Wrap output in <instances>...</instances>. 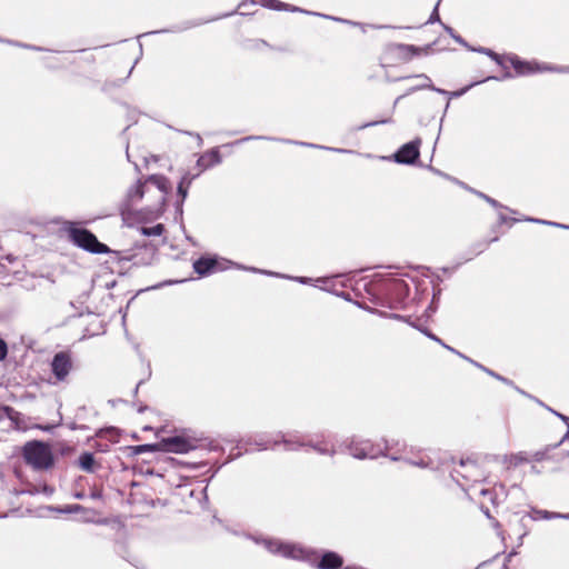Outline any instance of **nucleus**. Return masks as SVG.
Masks as SVG:
<instances>
[{"label":"nucleus","mask_w":569,"mask_h":569,"mask_svg":"<svg viewBox=\"0 0 569 569\" xmlns=\"http://www.w3.org/2000/svg\"><path fill=\"white\" fill-rule=\"evenodd\" d=\"M420 140L410 141L403 144L393 156L395 161L403 164L413 163L419 157Z\"/></svg>","instance_id":"nucleus-6"},{"label":"nucleus","mask_w":569,"mask_h":569,"mask_svg":"<svg viewBox=\"0 0 569 569\" xmlns=\"http://www.w3.org/2000/svg\"><path fill=\"white\" fill-rule=\"evenodd\" d=\"M438 7H439V2L436 4V7H435V9H433L429 20H428L429 23H433L436 21H440L439 13H438Z\"/></svg>","instance_id":"nucleus-28"},{"label":"nucleus","mask_w":569,"mask_h":569,"mask_svg":"<svg viewBox=\"0 0 569 569\" xmlns=\"http://www.w3.org/2000/svg\"><path fill=\"white\" fill-rule=\"evenodd\" d=\"M510 64L515 68L516 72L520 76L533 73L537 70H553L549 67L538 68L536 63L522 61L516 54H510L506 58Z\"/></svg>","instance_id":"nucleus-8"},{"label":"nucleus","mask_w":569,"mask_h":569,"mask_svg":"<svg viewBox=\"0 0 569 569\" xmlns=\"http://www.w3.org/2000/svg\"><path fill=\"white\" fill-rule=\"evenodd\" d=\"M388 122L387 120H381V121H372V122H368V123H365L362 126L359 127V129H365V128H368V127H373V126H377L379 123H386Z\"/></svg>","instance_id":"nucleus-33"},{"label":"nucleus","mask_w":569,"mask_h":569,"mask_svg":"<svg viewBox=\"0 0 569 569\" xmlns=\"http://www.w3.org/2000/svg\"><path fill=\"white\" fill-rule=\"evenodd\" d=\"M26 460L34 468H48L52 462L50 448L41 442H29L24 450Z\"/></svg>","instance_id":"nucleus-3"},{"label":"nucleus","mask_w":569,"mask_h":569,"mask_svg":"<svg viewBox=\"0 0 569 569\" xmlns=\"http://www.w3.org/2000/svg\"><path fill=\"white\" fill-rule=\"evenodd\" d=\"M478 51L486 53L487 56L491 57L498 64L503 66L502 58L499 54H497L496 52H493L492 50L481 48Z\"/></svg>","instance_id":"nucleus-21"},{"label":"nucleus","mask_w":569,"mask_h":569,"mask_svg":"<svg viewBox=\"0 0 569 569\" xmlns=\"http://www.w3.org/2000/svg\"><path fill=\"white\" fill-rule=\"evenodd\" d=\"M399 50L403 53L417 54L419 49L412 44H399Z\"/></svg>","instance_id":"nucleus-23"},{"label":"nucleus","mask_w":569,"mask_h":569,"mask_svg":"<svg viewBox=\"0 0 569 569\" xmlns=\"http://www.w3.org/2000/svg\"><path fill=\"white\" fill-rule=\"evenodd\" d=\"M500 220H501V222H506V220H507V219H506V217H503L502 214H500Z\"/></svg>","instance_id":"nucleus-44"},{"label":"nucleus","mask_w":569,"mask_h":569,"mask_svg":"<svg viewBox=\"0 0 569 569\" xmlns=\"http://www.w3.org/2000/svg\"><path fill=\"white\" fill-rule=\"evenodd\" d=\"M526 220L527 221H531V222H537V223H542V224H550V226H556V227L569 229V226L560 224V223H556V222H550V221H547V220L533 219V218H527Z\"/></svg>","instance_id":"nucleus-25"},{"label":"nucleus","mask_w":569,"mask_h":569,"mask_svg":"<svg viewBox=\"0 0 569 569\" xmlns=\"http://www.w3.org/2000/svg\"><path fill=\"white\" fill-rule=\"evenodd\" d=\"M532 518L535 520H538V519H547V520H549V519H556V518L569 519V515L550 512V511H547V510H533L532 511Z\"/></svg>","instance_id":"nucleus-13"},{"label":"nucleus","mask_w":569,"mask_h":569,"mask_svg":"<svg viewBox=\"0 0 569 569\" xmlns=\"http://www.w3.org/2000/svg\"><path fill=\"white\" fill-rule=\"evenodd\" d=\"M466 360H468V361L472 362L475 366L479 367L480 369H482L483 371H486L488 375H490V376L495 377L496 379H498V380H500V381H502V382H505V383H510V381H508V379H506V378L501 377V376H500V375H498V373H495L493 371H491V370H489V369H487V368L482 367L481 365H479V363H477V362L472 361L471 359L467 358Z\"/></svg>","instance_id":"nucleus-18"},{"label":"nucleus","mask_w":569,"mask_h":569,"mask_svg":"<svg viewBox=\"0 0 569 569\" xmlns=\"http://www.w3.org/2000/svg\"><path fill=\"white\" fill-rule=\"evenodd\" d=\"M286 9H287V11H297L298 10V8L292 7V6L288 4V3L286 6Z\"/></svg>","instance_id":"nucleus-38"},{"label":"nucleus","mask_w":569,"mask_h":569,"mask_svg":"<svg viewBox=\"0 0 569 569\" xmlns=\"http://www.w3.org/2000/svg\"><path fill=\"white\" fill-rule=\"evenodd\" d=\"M478 196L481 197L482 199H485L489 204H491L492 207L495 208H500L501 206L498 203L497 200L490 198L489 196L485 194V193H481V192H478Z\"/></svg>","instance_id":"nucleus-27"},{"label":"nucleus","mask_w":569,"mask_h":569,"mask_svg":"<svg viewBox=\"0 0 569 569\" xmlns=\"http://www.w3.org/2000/svg\"><path fill=\"white\" fill-rule=\"evenodd\" d=\"M480 493H481V495H483V496H486V495H489L490 492H489V490H487V489H481V490H480Z\"/></svg>","instance_id":"nucleus-40"},{"label":"nucleus","mask_w":569,"mask_h":569,"mask_svg":"<svg viewBox=\"0 0 569 569\" xmlns=\"http://www.w3.org/2000/svg\"><path fill=\"white\" fill-rule=\"evenodd\" d=\"M453 472L457 473L458 476H461L462 478H466V479H470L471 478V475H469V472L465 473V472H461L458 469H455Z\"/></svg>","instance_id":"nucleus-35"},{"label":"nucleus","mask_w":569,"mask_h":569,"mask_svg":"<svg viewBox=\"0 0 569 569\" xmlns=\"http://www.w3.org/2000/svg\"><path fill=\"white\" fill-rule=\"evenodd\" d=\"M413 78H417V79H420V83L417 84L416 87L411 88L408 90L407 94L411 93V92H415L417 90H423V89H429V90H432V91H436L438 93H441V94H447V96H450V97H459L461 96L466 89L461 90V91H456V92H449V91H446V90H442V89H439V88H436L432 83H431V80L428 76H426L425 73H420V74H416V76H412Z\"/></svg>","instance_id":"nucleus-9"},{"label":"nucleus","mask_w":569,"mask_h":569,"mask_svg":"<svg viewBox=\"0 0 569 569\" xmlns=\"http://www.w3.org/2000/svg\"><path fill=\"white\" fill-rule=\"evenodd\" d=\"M266 546L267 548L270 550V551H279L281 549V543L280 542H277V543H272V542H266Z\"/></svg>","instance_id":"nucleus-29"},{"label":"nucleus","mask_w":569,"mask_h":569,"mask_svg":"<svg viewBox=\"0 0 569 569\" xmlns=\"http://www.w3.org/2000/svg\"><path fill=\"white\" fill-rule=\"evenodd\" d=\"M342 566V558L332 551L323 553L321 557L318 569H338Z\"/></svg>","instance_id":"nucleus-11"},{"label":"nucleus","mask_w":569,"mask_h":569,"mask_svg":"<svg viewBox=\"0 0 569 569\" xmlns=\"http://www.w3.org/2000/svg\"><path fill=\"white\" fill-rule=\"evenodd\" d=\"M170 191V184L168 180L162 176L150 177L144 184H137L128 192V198L133 200L134 198H141L143 193L152 194L154 197V204L150 208V218H158L164 208L167 196Z\"/></svg>","instance_id":"nucleus-1"},{"label":"nucleus","mask_w":569,"mask_h":569,"mask_svg":"<svg viewBox=\"0 0 569 569\" xmlns=\"http://www.w3.org/2000/svg\"><path fill=\"white\" fill-rule=\"evenodd\" d=\"M391 317L395 318V319H402V317L399 316V315H392Z\"/></svg>","instance_id":"nucleus-43"},{"label":"nucleus","mask_w":569,"mask_h":569,"mask_svg":"<svg viewBox=\"0 0 569 569\" xmlns=\"http://www.w3.org/2000/svg\"><path fill=\"white\" fill-rule=\"evenodd\" d=\"M263 7L274 9V10H281V2L276 0H258Z\"/></svg>","instance_id":"nucleus-20"},{"label":"nucleus","mask_w":569,"mask_h":569,"mask_svg":"<svg viewBox=\"0 0 569 569\" xmlns=\"http://www.w3.org/2000/svg\"><path fill=\"white\" fill-rule=\"evenodd\" d=\"M158 448L167 452L186 453L191 449V445L181 437H171L162 439L158 443Z\"/></svg>","instance_id":"nucleus-7"},{"label":"nucleus","mask_w":569,"mask_h":569,"mask_svg":"<svg viewBox=\"0 0 569 569\" xmlns=\"http://www.w3.org/2000/svg\"><path fill=\"white\" fill-rule=\"evenodd\" d=\"M220 161L218 151L212 150L203 156H201L198 160V166L201 168V170H204Z\"/></svg>","instance_id":"nucleus-12"},{"label":"nucleus","mask_w":569,"mask_h":569,"mask_svg":"<svg viewBox=\"0 0 569 569\" xmlns=\"http://www.w3.org/2000/svg\"><path fill=\"white\" fill-rule=\"evenodd\" d=\"M7 355V345L3 340L0 339V360H2Z\"/></svg>","instance_id":"nucleus-31"},{"label":"nucleus","mask_w":569,"mask_h":569,"mask_svg":"<svg viewBox=\"0 0 569 569\" xmlns=\"http://www.w3.org/2000/svg\"><path fill=\"white\" fill-rule=\"evenodd\" d=\"M162 226L157 224L156 227L152 228H143L142 233L146 236H160L162 233Z\"/></svg>","instance_id":"nucleus-19"},{"label":"nucleus","mask_w":569,"mask_h":569,"mask_svg":"<svg viewBox=\"0 0 569 569\" xmlns=\"http://www.w3.org/2000/svg\"><path fill=\"white\" fill-rule=\"evenodd\" d=\"M333 151H337V152H350L349 150H346V149H332Z\"/></svg>","instance_id":"nucleus-41"},{"label":"nucleus","mask_w":569,"mask_h":569,"mask_svg":"<svg viewBox=\"0 0 569 569\" xmlns=\"http://www.w3.org/2000/svg\"><path fill=\"white\" fill-rule=\"evenodd\" d=\"M159 450L158 443L157 445H143L136 448V452H144V451H154Z\"/></svg>","instance_id":"nucleus-26"},{"label":"nucleus","mask_w":569,"mask_h":569,"mask_svg":"<svg viewBox=\"0 0 569 569\" xmlns=\"http://www.w3.org/2000/svg\"><path fill=\"white\" fill-rule=\"evenodd\" d=\"M190 183V179L186 176L181 179L179 186H178V191L179 193L184 198L186 194H187V187L186 184H189Z\"/></svg>","instance_id":"nucleus-24"},{"label":"nucleus","mask_w":569,"mask_h":569,"mask_svg":"<svg viewBox=\"0 0 569 569\" xmlns=\"http://www.w3.org/2000/svg\"><path fill=\"white\" fill-rule=\"evenodd\" d=\"M445 29H446V31H447V32H448V33H449V34H450V36H451V37H452L457 42H459V43H462V42H463V41H462V39H461V37L456 36V34L453 33L452 28L445 26Z\"/></svg>","instance_id":"nucleus-30"},{"label":"nucleus","mask_w":569,"mask_h":569,"mask_svg":"<svg viewBox=\"0 0 569 569\" xmlns=\"http://www.w3.org/2000/svg\"><path fill=\"white\" fill-rule=\"evenodd\" d=\"M343 569H362V568H351V567H346Z\"/></svg>","instance_id":"nucleus-48"},{"label":"nucleus","mask_w":569,"mask_h":569,"mask_svg":"<svg viewBox=\"0 0 569 569\" xmlns=\"http://www.w3.org/2000/svg\"><path fill=\"white\" fill-rule=\"evenodd\" d=\"M347 450L357 459H375L380 455H385L381 449L376 448L367 440L352 439L348 445Z\"/></svg>","instance_id":"nucleus-4"},{"label":"nucleus","mask_w":569,"mask_h":569,"mask_svg":"<svg viewBox=\"0 0 569 569\" xmlns=\"http://www.w3.org/2000/svg\"><path fill=\"white\" fill-rule=\"evenodd\" d=\"M553 413H555L557 417H559L561 420L566 421V422L569 420V418H568V417H566V416H563V415H561V413H559V412L553 411Z\"/></svg>","instance_id":"nucleus-37"},{"label":"nucleus","mask_w":569,"mask_h":569,"mask_svg":"<svg viewBox=\"0 0 569 569\" xmlns=\"http://www.w3.org/2000/svg\"><path fill=\"white\" fill-rule=\"evenodd\" d=\"M71 362L67 355L59 353L52 361V371L58 379H63L70 370Z\"/></svg>","instance_id":"nucleus-10"},{"label":"nucleus","mask_w":569,"mask_h":569,"mask_svg":"<svg viewBox=\"0 0 569 569\" xmlns=\"http://www.w3.org/2000/svg\"><path fill=\"white\" fill-rule=\"evenodd\" d=\"M568 71H569V68H568Z\"/></svg>","instance_id":"nucleus-49"},{"label":"nucleus","mask_w":569,"mask_h":569,"mask_svg":"<svg viewBox=\"0 0 569 569\" xmlns=\"http://www.w3.org/2000/svg\"><path fill=\"white\" fill-rule=\"evenodd\" d=\"M313 449L321 455H333L336 452L332 443L319 442L312 446Z\"/></svg>","instance_id":"nucleus-15"},{"label":"nucleus","mask_w":569,"mask_h":569,"mask_svg":"<svg viewBox=\"0 0 569 569\" xmlns=\"http://www.w3.org/2000/svg\"><path fill=\"white\" fill-rule=\"evenodd\" d=\"M6 410H7V413H8L9 418L13 419V413L14 412L12 410H10V409H6Z\"/></svg>","instance_id":"nucleus-39"},{"label":"nucleus","mask_w":569,"mask_h":569,"mask_svg":"<svg viewBox=\"0 0 569 569\" xmlns=\"http://www.w3.org/2000/svg\"><path fill=\"white\" fill-rule=\"evenodd\" d=\"M408 462L412 466H417L420 468H432V469L436 468L430 458H428V459L420 458L418 460H408Z\"/></svg>","instance_id":"nucleus-17"},{"label":"nucleus","mask_w":569,"mask_h":569,"mask_svg":"<svg viewBox=\"0 0 569 569\" xmlns=\"http://www.w3.org/2000/svg\"><path fill=\"white\" fill-rule=\"evenodd\" d=\"M395 288L397 289H403L406 288V283L402 280H396L393 283Z\"/></svg>","instance_id":"nucleus-36"},{"label":"nucleus","mask_w":569,"mask_h":569,"mask_svg":"<svg viewBox=\"0 0 569 569\" xmlns=\"http://www.w3.org/2000/svg\"><path fill=\"white\" fill-rule=\"evenodd\" d=\"M460 467L461 468H469V469H472V470L477 469V466L473 462H471V461H463V460H460Z\"/></svg>","instance_id":"nucleus-32"},{"label":"nucleus","mask_w":569,"mask_h":569,"mask_svg":"<svg viewBox=\"0 0 569 569\" xmlns=\"http://www.w3.org/2000/svg\"><path fill=\"white\" fill-rule=\"evenodd\" d=\"M299 281L305 283L307 281V279L306 278H299Z\"/></svg>","instance_id":"nucleus-45"},{"label":"nucleus","mask_w":569,"mask_h":569,"mask_svg":"<svg viewBox=\"0 0 569 569\" xmlns=\"http://www.w3.org/2000/svg\"><path fill=\"white\" fill-rule=\"evenodd\" d=\"M93 463V458L90 455H83L80 458V465L83 469L89 470L91 468V465Z\"/></svg>","instance_id":"nucleus-22"},{"label":"nucleus","mask_w":569,"mask_h":569,"mask_svg":"<svg viewBox=\"0 0 569 569\" xmlns=\"http://www.w3.org/2000/svg\"><path fill=\"white\" fill-rule=\"evenodd\" d=\"M286 445H287V450H295L298 448V446L292 440V438H290V439L287 438Z\"/></svg>","instance_id":"nucleus-34"},{"label":"nucleus","mask_w":569,"mask_h":569,"mask_svg":"<svg viewBox=\"0 0 569 569\" xmlns=\"http://www.w3.org/2000/svg\"><path fill=\"white\" fill-rule=\"evenodd\" d=\"M409 78H411V76H409V77H400V78L395 79V81H399V80H403V79H409Z\"/></svg>","instance_id":"nucleus-42"},{"label":"nucleus","mask_w":569,"mask_h":569,"mask_svg":"<svg viewBox=\"0 0 569 569\" xmlns=\"http://www.w3.org/2000/svg\"><path fill=\"white\" fill-rule=\"evenodd\" d=\"M485 513H486L487 517H490V513H489L488 509L485 510Z\"/></svg>","instance_id":"nucleus-46"},{"label":"nucleus","mask_w":569,"mask_h":569,"mask_svg":"<svg viewBox=\"0 0 569 569\" xmlns=\"http://www.w3.org/2000/svg\"><path fill=\"white\" fill-rule=\"evenodd\" d=\"M385 449H386V450H389V449H390V447H389L388 442H386Z\"/></svg>","instance_id":"nucleus-47"},{"label":"nucleus","mask_w":569,"mask_h":569,"mask_svg":"<svg viewBox=\"0 0 569 569\" xmlns=\"http://www.w3.org/2000/svg\"><path fill=\"white\" fill-rule=\"evenodd\" d=\"M70 239L80 248L92 253H106L109 249L106 244L98 241L94 234L86 229L70 226L68 228Z\"/></svg>","instance_id":"nucleus-2"},{"label":"nucleus","mask_w":569,"mask_h":569,"mask_svg":"<svg viewBox=\"0 0 569 569\" xmlns=\"http://www.w3.org/2000/svg\"><path fill=\"white\" fill-rule=\"evenodd\" d=\"M230 262L224 259L203 257L193 263L196 272L200 276H207L217 271H223L229 268Z\"/></svg>","instance_id":"nucleus-5"},{"label":"nucleus","mask_w":569,"mask_h":569,"mask_svg":"<svg viewBox=\"0 0 569 569\" xmlns=\"http://www.w3.org/2000/svg\"><path fill=\"white\" fill-rule=\"evenodd\" d=\"M421 331H422V332H423L428 338H430V339H432V340L437 341L438 343H440L442 347H445V348H446V349H448L449 351H451V352H453V353L458 355L459 357H461V358H463V359H467V357H466V356L461 355L459 351H457V350H456V349H453L452 347H449V346H447L446 343H443V342L441 341V339H439L437 336H435V335H433V333H431L430 331H428V330H421Z\"/></svg>","instance_id":"nucleus-16"},{"label":"nucleus","mask_w":569,"mask_h":569,"mask_svg":"<svg viewBox=\"0 0 569 569\" xmlns=\"http://www.w3.org/2000/svg\"><path fill=\"white\" fill-rule=\"evenodd\" d=\"M286 550H287V557H290L293 559H303L307 557V553H308V551L305 550L303 548L298 547L292 543H288V542H287Z\"/></svg>","instance_id":"nucleus-14"}]
</instances>
